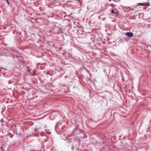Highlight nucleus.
Instances as JSON below:
<instances>
[{
  "instance_id": "3",
  "label": "nucleus",
  "mask_w": 151,
  "mask_h": 151,
  "mask_svg": "<svg viewBox=\"0 0 151 151\" xmlns=\"http://www.w3.org/2000/svg\"><path fill=\"white\" fill-rule=\"evenodd\" d=\"M14 32H15L17 34H21V32L17 31V30H15Z\"/></svg>"
},
{
  "instance_id": "4",
  "label": "nucleus",
  "mask_w": 151,
  "mask_h": 151,
  "mask_svg": "<svg viewBox=\"0 0 151 151\" xmlns=\"http://www.w3.org/2000/svg\"><path fill=\"white\" fill-rule=\"evenodd\" d=\"M111 12L112 13L115 14L116 15H117V14H118V13H117L114 12L113 10H112Z\"/></svg>"
},
{
  "instance_id": "9",
  "label": "nucleus",
  "mask_w": 151,
  "mask_h": 151,
  "mask_svg": "<svg viewBox=\"0 0 151 151\" xmlns=\"http://www.w3.org/2000/svg\"><path fill=\"white\" fill-rule=\"evenodd\" d=\"M6 0V2H7V4L8 5H9L10 4V3L9 2V1H8V0Z\"/></svg>"
},
{
  "instance_id": "7",
  "label": "nucleus",
  "mask_w": 151,
  "mask_h": 151,
  "mask_svg": "<svg viewBox=\"0 0 151 151\" xmlns=\"http://www.w3.org/2000/svg\"><path fill=\"white\" fill-rule=\"evenodd\" d=\"M113 1L115 2H119V0H112Z\"/></svg>"
},
{
  "instance_id": "1",
  "label": "nucleus",
  "mask_w": 151,
  "mask_h": 151,
  "mask_svg": "<svg viewBox=\"0 0 151 151\" xmlns=\"http://www.w3.org/2000/svg\"><path fill=\"white\" fill-rule=\"evenodd\" d=\"M124 35L129 37H132L133 35V33L131 32H127L125 33Z\"/></svg>"
},
{
  "instance_id": "10",
  "label": "nucleus",
  "mask_w": 151,
  "mask_h": 151,
  "mask_svg": "<svg viewBox=\"0 0 151 151\" xmlns=\"http://www.w3.org/2000/svg\"><path fill=\"white\" fill-rule=\"evenodd\" d=\"M32 75H33V76H34V75L35 76H36V75L35 73V72H33V73H32Z\"/></svg>"
},
{
  "instance_id": "5",
  "label": "nucleus",
  "mask_w": 151,
  "mask_h": 151,
  "mask_svg": "<svg viewBox=\"0 0 151 151\" xmlns=\"http://www.w3.org/2000/svg\"><path fill=\"white\" fill-rule=\"evenodd\" d=\"M9 136L10 137V138H13V136L12 134L11 133H9Z\"/></svg>"
},
{
  "instance_id": "11",
  "label": "nucleus",
  "mask_w": 151,
  "mask_h": 151,
  "mask_svg": "<svg viewBox=\"0 0 151 151\" xmlns=\"http://www.w3.org/2000/svg\"><path fill=\"white\" fill-rule=\"evenodd\" d=\"M76 29V31H78V30H77V29Z\"/></svg>"
},
{
  "instance_id": "8",
  "label": "nucleus",
  "mask_w": 151,
  "mask_h": 151,
  "mask_svg": "<svg viewBox=\"0 0 151 151\" xmlns=\"http://www.w3.org/2000/svg\"><path fill=\"white\" fill-rule=\"evenodd\" d=\"M12 81L11 80H10L9 81L8 83L9 84H11L12 83Z\"/></svg>"
},
{
  "instance_id": "2",
  "label": "nucleus",
  "mask_w": 151,
  "mask_h": 151,
  "mask_svg": "<svg viewBox=\"0 0 151 151\" xmlns=\"http://www.w3.org/2000/svg\"><path fill=\"white\" fill-rule=\"evenodd\" d=\"M139 4H140L142 6H149L150 5V4L149 3H143V4H141V3H139Z\"/></svg>"
},
{
  "instance_id": "6",
  "label": "nucleus",
  "mask_w": 151,
  "mask_h": 151,
  "mask_svg": "<svg viewBox=\"0 0 151 151\" xmlns=\"http://www.w3.org/2000/svg\"><path fill=\"white\" fill-rule=\"evenodd\" d=\"M74 145H72V147L71 148V149L72 150H74Z\"/></svg>"
}]
</instances>
